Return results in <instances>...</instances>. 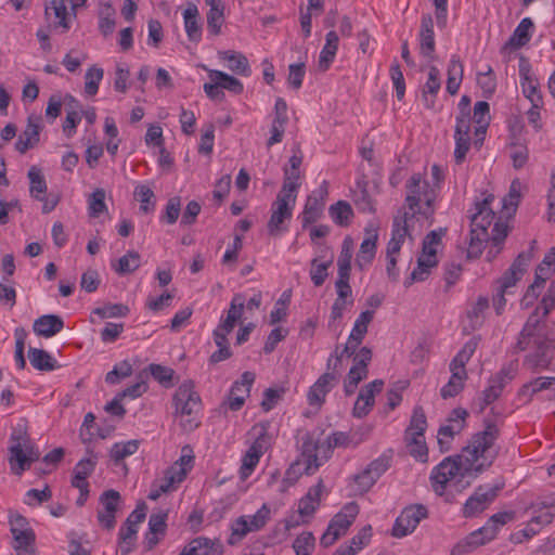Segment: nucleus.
I'll use <instances>...</instances> for the list:
<instances>
[{
    "label": "nucleus",
    "mask_w": 555,
    "mask_h": 555,
    "mask_svg": "<svg viewBox=\"0 0 555 555\" xmlns=\"http://www.w3.org/2000/svg\"><path fill=\"white\" fill-rule=\"evenodd\" d=\"M498 436V427L494 424H488L483 431L473 436L461 454L455 457H446L435 466L430 474L434 491L442 495L447 486L457 476L463 478L489 467L496 456L493 444Z\"/></svg>",
    "instance_id": "nucleus-1"
},
{
    "label": "nucleus",
    "mask_w": 555,
    "mask_h": 555,
    "mask_svg": "<svg viewBox=\"0 0 555 555\" xmlns=\"http://www.w3.org/2000/svg\"><path fill=\"white\" fill-rule=\"evenodd\" d=\"M554 308L555 285L551 283L540 305L529 317L520 332V337L517 343L520 350H531L525 358V364L531 370L545 369L552 360L555 339L546 337L537 328V325L541 320L539 312L542 311V318H545Z\"/></svg>",
    "instance_id": "nucleus-2"
},
{
    "label": "nucleus",
    "mask_w": 555,
    "mask_h": 555,
    "mask_svg": "<svg viewBox=\"0 0 555 555\" xmlns=\"http://www.w3.org/2000/svg\"><path fill=\"white\" fill-rule=\"evenodd\" d=\"M173 416L185 433L195 430L201 421L202 400L192 380H184L177 388L173 398Z\"/></svg>",
    "instance_id": "nucleus-3"
},
{
    "label": "nucleus",
    "mask_w": 555,
    "mask_h": 555,
    "mask_svg": "<svg viewBox=\"0 0 555 555\" xmlns=\"http://www.w3.org/2000/svg\"><path fill=\"white\" fill-rule=\"evenodd\" d=\"M10 442V467L13 474L20 476L30 467L31 463L39 460L40 452L31 442L24 425H17L13 429Z\"/></svg>",
    "instance_id": "nucleus-4"
},
{
    "label": "nucleus",
    "mask_w": 555,
    "mask_h": 555,
    "mask_svg": "<svg viewBox=\"0 0 555 555\" xmlns=\"http://www.w3.org/2000/svg\"><path fill=\"white\" fill-rule=\"evenodd\" d=\"M514 516V512H501L492 515L483 527L456 543L451 550V555H462L490 542L495 538L499 528L513 520Z\"/></svg>",
    "instance_id": "nucleus-5"
},
{
    "label": "nucleus",
    "mask_w": 555,
    "mask_h": 555,
    "mask_svg": "<svg viewBox=\"0 0 555 555\" xmlns=\"http://www.w3.org/2000/svg\"><path fill=\"white\" fill-rule=\"evenodd\" d=\"M478 341L479 339L477 337H473L466 341L462 349L451 360L449 365L451 376L448 383L440 390L441 397L443 399L453 398L463 390L464 383L467 379L465 365L475 353Z\"/></svg>",
    "instance_id": "nucleus-6"
},
{
    "label": "nucleus",
    "mask_w": 555,
    "mask_h": 555,
    "mask_svg": "<svg viewBox=\"0 0 555 555\" xmlns=\"http://www.w3.org/2000/svg\"><path fill=\"white\" fill-rule=\"evenodd\" d=\"M405 202L413 211L411 218L418 214L425 218L434 215V202L437 196L435 188L430 186L426 180H423L420 173H414L406 182Z\"/></svg>",
    "instance_id": "nucleus-7"
},
{
    "label": "nucleus",
    "mask_w": 555,
    "mask_h": 555,
    "mask_svg": "<svg viewBox=\"0 0 555 555\" xmlns=\"http://www.w3.org/2000/svg\"><path fill=\"white\" fill-rule=\"evenodd\" d=\"M493 199L494 196L489 195L482 202L476 203V212L470 222L469 254H479L483 243L489 240L488 227L494 219V211L490 207Z\"/></svg>",
    "instance_id": "nucleus-8"
},
{
    "label": "nucleus",
    "mask_w": 555,
    "mask_h": 555,
    "mask_svg": "<svg viewBox=\"0 0 555 555\" xmlns=\"http://www.w3.org/2000/svg\"><path fill=\"white\" fill-rule=\"evenodd\" d=\"M444 233V229H439L429 232L425 236L422 255L417 259L416 268L411 272L410 282H406V286L411 285L413 282L425 281L429 275L430 269L438 264L437 251L441 245Z\"/></svg>",
    "instance_id": "nucleus-9"
},
{
    "label": "nucleus",
    "mask_w": 555,
    "mask_h": 555,
    "mask_svg": "<svg viewBox=\"0 0 555 555\" xmlns=\"http://www.w3.org/2000/svg\"><path fill=\"white\" fill-rule=\"evenodd\" d=\"M296 198L293 195L284 194V192L278 193L275 201L271 205V216L267 224L269 235L279 236L287 231L286 222H289L292 219Z\"/></svg>",
    "instance_id": "nucleus-10"
},
{
    "label": "nucleus",
    "mask_w": 555,
    "mask_h": 555,
    "mask_svg": "<svg viewBox=\"0 0 555 555\" xmlns=\"http://www.w3.org/2000/svg\"><path fill=\"white\" fill-rule=\"evenodd\" d=\"M359 514V505L356 502H349L332 518L326 531L320 539L321 545L324 547L333 545L341 535H344L349 527L353 524Z\"/></svg>",
    "instance_id": "nucleus-11"
},
{
    "label": "nucleus",
    "mask_w": 555,
    "mask_h": 555,
    "mask_svg": "<svg viewBox=\"0 0 555 555\" xmlns=\"http://www.w3.org/2000/svg\"><path fill=\"white\" fill-rule=\"evenodd\" d=\"M271 516V509L267 504L262 506L251 516H241L231 525V535L229 544L234 545L245 538L249 532H256L262 529Z\"/></svg>",
    "instance_id": "nucleus-12"
},
{
    "label": "nucleus",
    "mask_w": 555,
    "mask_h": 555,
    "mask_svg": "<svg viewBox=\"0 0 555 555\" xmlns=\"http://www.w3.org/2000/svg\"><path fill=\"white\" fill-rule=\"evenodd\" d=\"M535 241L531 242V247L527 251H521L517 258L513 261L511 267L495 281V287L507 292V294H514V288L517 283L522 279L532 257V250L534 248Z\"/></svg>",
    "instance_id": "nucleus-13"
},
{
    "label": "nucleus",
    "mask_w": 555,
    "mask_h": 555,
    "mask_svg": "<svg viewBox=\"0 0 555 555\" xmlns=\"http://www.w3.org/2000/svg\"><path fill=\"white\" fill-rule=\"evenodd\" d=\"M352 356L353 365L349 370L344 382V391L346 396L354 393L359 383L367 377V365L372 361V350L369 347H362L359 351L356 350Z\"/></svg>",
    "instance_id": "nucleus-14"
},
{
    "label": "nucleus",
    "mask_w": 555,
    "mask_h": 555,
    "mask_svg": "<svg viewBox=\"0 0 555 555\" xmlns=\"http://www.w3.org/2000/svg\"><path fill=\"white\" fill-rule=\"evenodd\" d=\"M427 517V508L424 505L415 504L406 506L397 517L391 534L396 538H403L412 533L420 521Z\"/></svg>",
    "instance_id": "nucleus-15"
},
{
    "label": "nucleus",
    "mask_w": 555,
    "mask_h": 555,
    "mask_svg": "<svg viewBox=\"0 0 555 555\" xmlns=\"http://www.w3.org/2000/svg\"><path fill=\"white\" fill-rule=\"evenodd\" d=\"M501 489V486H479L466 500L463 506V515L474 517L483 512L494 501Z\"/></svg>",
    "instance_id": "nucleus-16"
},
{
    "label": "nucleus",
    "mask_w": 555,
    "mask_h": 555,
    "mask_svg": "<svg viewBox=\"0 0 555 555\" xmlns=\"http://www.w3.org/2000/svg\"><path fill=\"white\" fill-rule=\"evenodd\" d=\"M515 377V371L511 367L501 369L495 375L489 378L487 388L482 391L478 401L479 412H482L489 404L498 400L504 387Z\"/></svg>",
    "instance_id": "nucleus-17"
},
{
    "label": "nucleus",
    "mask_w": 555,
    "mask_h": 555,
    "mask_svg": "<svg viewBox=\"0 0 555 555\" xmlns=\"http://www.w3.org/2000/svg\"><path fill=\"white\" fill-rule=\"evenodd\" d=\"M188 468H181L179 465H171L164 472V476L153 482L149 493L150 500H157L162 494L171 492L185 479Z\"/></svg>",
    "instance_id": "nucleus-18"
},
{
    "label": "nucleus",
    "mask_w": 555,
    "mask_h": 555,
    "mask_svg": "<svg viewBox=\"0 0 555 555\" xmlns=\"http://www.w3.org/2000/svg\"><path fill=\"white\" fill-rule=\"evenodd\" d=\"M470 117L468 113L462 112L456 117V125L454 130V158L456 164H462L470 147Z\"/></svg>",
    "instance_id": "nucleus-19"
},
{
    "label": "nucleus",
    "mask_w": 555,
    "mask_h": 555,
    "mask_svg": "<svg viewBox=\"0 0 555 555\" xmlns=\"http://www.w3.org/2000/svg\"><path fill=\"white\" fill-rule=\"evenodd\" d=\"M119 501L120 494L116 490H107L101 494L100 503L103 509L98 512V520L102 528L112 530L115 527Z\"/></svg>",
    "instance_id": "nucleus-20"
},
{
    "label": "nucleus",
    "mask_w": 555,
    "mask_h": 555,
    "mask_svg": "<svg viewBox=\"0 0 555 555\" xmlns=\"http://www.w3.org/2000/svg\"><path fill=\"white\" fill-rule=\"evenodd\" d=\"M373 318L374 311L372 310H365L360 313L353 324L347 344L343 349V353H347L348 357H351V354L354 353L366 335L369 324L372 322Z\"/></svg>",
    "instance_id": "nucleus-21"
},
{
    "label": "nucleus",
    "mask_w": 555,
    "mask_h": 555,
    "mask_svg": "<svg viewBox=\"0 0 555 555\" xmlns=\"http://www.w3.org/2000/svg\"><path fill=\"white\" fill-rule=\"evenodd\" d=\"M41 117L39 115H30L27 118V125L24 131L18 135L15 142V149L21 154L33 149L40 139Z\"/></svg>",
    "instance_id": "nucleus-22"
},
{
    "label": "nucleus",
    "mask_w": 555,
    "mask_h": 555,
    "mask_svg": "<svg viewBox=\"0 0 555 555\" xmlns=\"http://www.w3.org/2000/svg\"><path fill=\"white\" fill-rule=\"evenodd\" d=\"M337 385L332 373H323L309 388L307 401L309 405L320 409L325 402L327 393Z\"/></svg>",
    "instance_id": "nucleus-23"
},
{
    "label": "nucleus",
    "mask_w": 555,
    "mask_h": 555,
    "mask_svg": "<svg viewBox=\"0 0 555 555\" xmlns=\"http://www.w3.org/2000/svg\"><path fill=\"white\" fill-rule=\"evenodd\" d=\"M383 386L384 382L382 379H375L361 389L353 406V415L356 417L361 418L369 414L374 405V397L382 391Z\"/></svg>",
    "instance_id": "nucleus-24"
},
{
    "label": "nucleus",
    "mask_w": 555,
    "mask_h": 555,
    "mask_svg": "<svg viewBox=\"0 0 555 555\" xmlns=\"http://www.w3.org/2000/svg\"><path fill=\"white\" fill-rule=\"evenodd\" d=\"M418 41H420L421 54L429 60H434V53H435L434 21H433L431 15H429V14H424L422 16Z\"/></svg>",
    "instance_id": "nucleus-25"
},
{
    "label": "nucleus",
    "mask_w": 555,
    "mask_h": 555,
    "mask_svg": "<svg viewBox=\"0 0 555 555\" xmlns=\"http://www.w3.org/2000/svg\"><path fill=\"white\" fill-rule=\"evenodd\" d=\"M554 514L551 512H539V515L532 517L524 529L513 534L512 540L515 543H522L534 537L543 526L552 522Z\"/></svg>",
    "instance_id": "nucleus-26"
},
{
    "label": "nucleus",
    "mask_w": 555,
    "mask_h": 555,
    "mask_svg": "<svg viewBox=\"0 0 555 555\" xmlns=\"http://www.w3.org/2000/svg\"><path fill=\"white\" fill-rule=\"evenodd\" d=\"M222 545L205 537L193 539L179 555H221Z\"/></svg>",
    "instance_id": "nucleus-27"
},
{
    "label": "nucleus",
    "mask_w": 555,
    "mask_h": 555,
    "mask_svg": "<svg viewBox=\"0 0 555 555\" xmlns=\"http://www.w3.org/2000/svg\"><path fill=\"white\" fill-rule=\"evenodd\" d=\"M554 270H555V247H552L548 250V253L544 256L543 260L541 261V263L538 266V268L535 270L534 282L529 286V295L527 296V298L531 296V292H533L532 298L534 297L535 289H540L543 287V284L545 283V281L547 279H550V276L553 274Z\"/></svg>",
    "instance_id": "nucleus-28"
},
{
    "label": "nucleus",
    "mask_w": 555,
    "mask_h": 555,
    "mask_svg": "<svg viewBox=\"0 0 555 555\" xmlns=\"http://www.w3.org/2000/svg\"><path fill=\"white\" fill-rule=\"evenodd\" d=\"M323 481L319 480L318 483L309 488L306 495L299 500L297 512L301 516L306 517L307 519H310L313 516V514L320 506L321 494L323 492Z\"/></svg>",
    "instance_id": "nucleus-29"
},
{
    "label": "nucleus",
    "mask_w": 555,
    "mask_h": 555,
    "mask_svg": "<svg viewBox=\"0 0 555 555\" xmlns=\"http://www.w3.org/2000/svg\"><path fill=\"white\" fill-rule=\"evenodd\" d=\"M366 237L360 245L359 253L356 258L357 266L363 270L366 268L375 257L376 254V242H377V230L376 229H365Z\"/></svg>",
    "instance_id": "nucleus-30"
},
{
    "label": "nucleus",
    "mask_w": 555,
    "mask_h": 555,
    "mask_svg": "<svg viewBox=\"0 0 555 555\" xmlns=\"http://www.w3.org/2000/svg\"><path fill=\"white\" fill-rule=\"evenodd\" d=\"M64 327L61 317L55 314H43L35 320L33 330L35 334L42 337H52L60 333Z\"/></svg>",
    "instance_id": "nucleus-31"
},
{
    "label": "nucleus",
    "mask_w": 555,
    "mask_h": 555,
    "mask_svg": "<svg viewBox=\"0 0 555 555\" xmlns=\"http://www.w3.org/2000/svg\"><path fill=\"white\" fill-rule=\"evenodd\" d=\"M441 88L440 72L436 66H430L428 70V78L425 82L422 96L426 108H434L436 103V96Z\"/></svg>",
    "instance_id": "nucleus-32"
},
{
    "label": "nucleus",
    "mask_w": 555,
    "mask_h": 555,
    "mask_svg": "<svg viewBox=\"0 0 555 555\" xmlns=\"http://www.w3.org/2000/svg\"><path fill=\"white\" fill-rule=\"evenodd\" d=\"M209 7L207 12V30L212 36L221 34V27L224 23V3L222 0H206Z\"/></svg>",
    "instance_id": "nucleus-33"
},
{
    "label": "nucleus",
    "mask_w": 555,
    "mask_h": 555,
    "mask_svg": "<svg viewBox=\"0 0 555 555\" xmlns=\"http://www.w3.org/2000/svg\"><path fill=\"white\" fill-rule=\"evenodd\" d=\"M218 56L220 60L227 62V67L236 75L249 76L250 66L247 57L233 50L219 51Z\"/></svg>",
    "instance_id": "nucleus-34"
},
{
    "label": "nucleus",
    "mask_w": 555,
    "mask_h": 555,
    "mask_svg": "<svg viewBox=\"0 0 555 555\" xmlns=\"http://www.w3.org/2000/svg\"><path fill=\"white\" fill-rule=\"evenodd\" d=\"M183 20L188 38L193 42H198L202 38V26L199 24L198 9L195 4H188L183 12Z\"/></svg>",
    "instance_id": "nucleus-35"
},
{
    "label": "nucleus",
    "mask_w": 555,
    "mask_h": 555,
    "mask_svg": "<svg viewBox=\"0 0 555 555\" xmlns=\"http://www.w3.org/2000/svg\"><path fill=\"white\" fill-rule=\"evenodd\" d=\"M338 35L335 30H331L325 36V44L322 48L319 56V68L326 70L335 59L338 50Z\"/></svg>",
    "instance_id": "nucleus-36"
},
{
    "label": "nucleus",
    "mask_w": 555,
    "mask_h": 555,
    "mask_svg": "<svg viewBox=\"0 0 555 555\" xmlns=\"http://www.w3.org/2000/svg\"><path fill=\"white\" fill-rule=\"evenodd\" d=\"M141 264V256L135 250H128L118 260L112 261V269L119 275L134 272Z\"/></svg>",
    "instance_id": "nucleus-37"
},
{
    "label": "nucleus",
    "mask_w": 555,
    "mask_h": 555,
    "mask_svg": "<svg viewBox=\"0 0 555 555\" xmlns=\"http://www.w3.org/2000/svg\"><path fill=\"white\" fill-rule=\"evenodd\" d=\"M522 93L531 104H542V96L538 93V82L530 75L529 66L521 65L519 69Z\"/></svg>",
    "instance_id": "nucleus-38"
},
{
    "label": "nucleus",
    "mask_w": 555,
    "mask_h": 555,
    "mask_svg": "<svg viewBox=\"0 0 555 555\" xmlns=\"http://www.w3.org/2000/svg\"><path fill=\"white\" fill-rule=\"evenodd\" d=\"M67 0H51L50 4L46 7V15L52 20L54 27H62L67 30L69 28L67 22Z\"/></svg>",
    "instance_id": "nucleus-39"
},
{
    "label": "nucleus",
    "mask_w": 555,
    "mask_h": 555,
    "mask_svg": "<svg viewBox=\"0 0 555 555\" xmlns=\"http://www.w3.org/2000/svg\"><path fill=\"white\" fill-rule=\"evenodd\" d=\"M30 364L39 371H53L57 367L56 360L46 350L33 348L28 349Z\"/></svg>",
    "instance_id": "nucleus-40"
},
{
    "label": "nucleus",
    "mask_w": 555,
    "mask_h": 555,
    "mask_svg": "<svg viewBox=\"0 0 555 555\" xmlns=\"http://www.w3.org/2000/svg\"><path fill=\"white\" fill-rule=\"evenodd\" d=\"M367 183L359 180L352 190V201L357 208L362 212H374V203L367 192Z\"/></svg>",
    "instance_id": "nucleus-41"
},
{
    "label": "nucleus",
    "mask_w": 555,
    "mask_h": 555,
    "mask_svg": "<svg viewBox=\"0 0 555 555\" xmlns=\"http://www.w3.org/2000/svg\"><path fill=\"white\" fill-rule=\"evenodd\" d=\"M463 78V64L457 55H452L448 65L447 91L454 95Z\"/></svg>",
    "instance_id": "nucleus-42"
},
{
    "label": "nucleus",
    "mask_w": 555,
    "mask_h": 555,
    "mask_svg": "<svg viewBox=\"0 0 555 555\" xmlns=\"http://www.w3.org/2000/svg\"><path fill=\"white\" fill-rule=\"evenodd\" d=\"M96 462L95 455L80 460L74 468L72 486L79 487L82 483H88L87 478L94 472Z\"/></svg>",
    "instance_id": "nucleus-43"
},
{
    "label": "nucleus",
    "mask_w": 555,
    "mask_h": 555,
    "mask_svg": "<svg viewBox=\"0 0 555 555\" xmlns=\"http://www.w3.org/2000/svg\"><path fill=\"white\" fill-rule=\"evenodd\" d=\"M27 176L30 183L29 192L31 196H34L37 201H44V195L47 193V182L41 172V169L37 166H33L28 170Z\"/></svg>",
    "instance_id": "nucleus-44"
},
{
    "label": "nucleus",
    "mask_w": 555,
    "mask_h": 555,
    "mask_svg": "<svg viewBox=\"0 0 555 555\" xmlns=\"http://www.w3.org/2000/svg\"><path fill=\"white\" fill-rule=\"evenodd\" d=\"M328 214L333 221L340 225L347 227L350 224L353 217V210L349 203L346 201H338L328 208Z\"/></svg>",
    "instance_id": "nucleus-45"
},
{
    "label": "nucleus",
    "mask_w": 555,
    "mask_h": 555,
    "mask_svg": "<svg viewBox=\"0 0 555 555\" xmlns=\"http://www.w3.org/2000/svg\"><path fill=\"white\" fill-rule=\"evenodd\" d=\"M35 540L34 530L22 532L21 534L13 535L12 547L17 555H35Z\"/></svg>",
    "instance_id": "nucleus-46"
},
{
    "label": "nucleus",
    "mask_w": 555,
    "mask_h": 555,
    "mask_svg": "<svg viewBox=\"0 0 555 555\" xmlns=\"http://www.w3.org/2000/svg\"><path fill=\"white\" fill-rule=\"evenodd\" d=\"M208 77L209 79H217L222 90L225 89L234 94H241L243 92V83L237 78L224 72L208 69Z\"/></svg>",
    "instance_id": "nucleus-47"
},
{
    "label": "nucleus",
    "mask_w": 555,
    "mask_h": 555,
    "mask_svg": "<svg viewBox=\"0 0 555 555\" xmlns=\"http://www.w3.org/2000/svg\"><path fill=\"white\" fill-rule=\"evenodd\" d=\"M427 428V420L424 412V409L420 405H416L413 409V414L410 420V425L405 430V436H424V433Z\"/></svg>",
    "instance_id": "nucleus-48"
},
{
    "label": "nucleus",
    "mask_w": 555,
    "mask_h": 555,
    "mask_svg": "<svg viewBox=\"0 0 555 555\" xmlns=\"http://www.w3.org/2000/svg\"><path fill=\"white\" fill-rule=\"evenodd\" d=\"M352 254L353 241L350 236H346L343 241L340 255L337 260L338 273L350 274Z\"/></svg>",
    "instance_id": "nucleus-49"
},
{
    "label": "nucleus",
    "mask_w": 555,
    "mask_h": 555,
    "mask_svg": "<svg viewBox=\"0 0 555 555\" xmlns=\"http://www.w3.org/2000/svg\"><path fill=\"white\" fill-rule=\"evenodd\" d=\"M115 25V10L106 3L100 10L99 29L104 37H107L113 34Z\"/></svg>",
    "instance_id": "nucleus-50"
},
{
    "label": "nucleus",
    "mask_w": 555,
    "mask_h": 555,
    "mask_svg": "<svg viewBox=\"0 0 555 555\" xmlns=\"http://www.w3.org/2000/svg\"><path fill=\"white\" fill-rule=\"evenodd\" d=\"M134 197L141 203L140 210L144 214H149L154 210L155 207V194L153 190L145 185L140 184L134 189Z\"/></svg>",
    "instance_id": "nucleus-51"
},
{
    "label": "nucleus",
    "mask_w": 555,
    "mask_h": 555,
    "mask_svg": "<svg viewBox=\"0 0 555 555\" xmlns=\"http://www.w3.org/2000/svg\"><path fill=\"white\" fill-rule=\"evenodd\" d=\"M490 106L486 101H479L474 106V120L478 125L476 128V135L483 137L489 120Z\"/></svg>",
    "instance_id": "nucleus-52"
},
{
    "label": "nucleus",
    "mask_w": 555,
    "mask_h": 555,
    "mask_svg": "<svg viewBox=\"0 0 555 555\" xmlns=\"http://www.w3.org/2000/svg\"><path fill=\"white\" fill-rule=\"evenodd\" d=\"M253 430L256 433V438L248 448V451L261 457L271 444V436L263 426H254Z\"/></svg>",
    "instance_id": "nucleus-53"
},
{
    "label": "nucleus",
    "mask_w": 555,
    "mask_h": 555,
    "mask_svg": "<svg viewBox=\"0 0 555 555\" xmlns=\"http://www.w3.org/2000/svg\"><path fill=\"white\" fill-rule=\"evenodd\" d=\"M104 70L96 65L91 66L85 75V92L93 96L99 91V85L103 79Z\"/></svg>",
    "instance_id": "nucleus-54"
},
{
    "label": "nucleus",
    "mask_w": 555,
    "mask_h": 555,
    "mask_svg": "<svg viewBox=\"0 0 555 555\" xmlns=\"http://www.w3.org/2000/svg\"><path fill=\"white\" fill-rule=\"evenodd\" d=\"M459 425H443L439 428L437 439L441 452H448L451 449V443L456 435L461 433Z\"/></svg>",
    "instance_id": "nucleus-55"
},
{
    "label": "nucleus",
    "mask_w": 555,
    "mask_h": 555,
    "mask_svg": "<svg viewBox=\"0 0 555 555\" xmlns=\"http://www.w3.org/2000/svg\"><path fill=\"white\" fill-rule=\"evenodd\" d=\"M406 446L410 454L417 461L426 462L428 457V449L425 443V437L405 436Z\"/></svg>",
    "instance_id": "nucleus-56"
},
{
    "label": "nucleus",
    "mask_w": 555,
    "mask_h": 555,
    "mask_svg": "<svg viewBox=\"0 0 555 555\" xmlns=\"http://www.w3.org/2000/svg\"><path fill=\"white\" fill-rule=\"evenodd\" d=\"M323 207L314 197H308L301 215L302 227L306 228L315 222L321 217Z\"/></svg>",
    "instance_id": "nucleus-57"
},
{
    "label": "nucleus",
    "mask_w": 555,
    "mask_h": 555,
    "mask_svg": "<svg viewBox=\"0 0 555 555\" xmlns=\"http://www.w3.org/2000/svg\"><path fill=\"white\" fill-rule=\"evenodd\" d=\"M555 384V377H538L527 384L520 389V395L528 396L531 399L535 393L548 389Z\"/></svg>",
    "instance_id": "nucleus-58"
},
{
    "label": "nucleus",
    "mask_w": 555,
    "mask_h": 555,
    "mask_svg": "<svg viewBox=\"0 0 555 555\" xmlns=\"http://www.w3.org/2000/svg\"><path fill=\"white\" fill-rule=\"evenodd\" d=\"M533 27L531 18L525 17L516 27L513 36L511 37V43L515 47H522L530 40V30Z\"/></svg>",
    "instance_id": "nucleus-59"
},
{
    "label": "nucleus",
    "mask_w": 555,
    "mask_h": 555,
    "mask_svg": "<svg viewBox=\"0 0 555 555\" xmlns=\"http://www.w3.org/2000/svg\"><path fill=\"white\" fill-rule=\"evenodd\" d=\"M299 179H300V170L293 168L284 169V182L280 190V192H284V194L293 195L297 197V191L299 188Z\"/></svg>",
    "instance_id": "nucleus-60"
},
{
    "label": "nucleus",
    "mask_w": 555,
    "mask_h": 555,
    "mask_svg": "<svg viewBox=\"0 0 555 555\" xmlns=\"http://www.w3.org/2000/svg\"><path fill=\"white\" fill-rule=\"evenodd\" d=\"M139 449L138 440H129L127 442L115 443L111 449V457L115 462H119L127 456L134 454Z\"/></svg>",
    "instance_id": "nucleus-61"
},
{
    "label": "nucleus",
    "mask_w": 555,
    "mask_h": 555,
    "mask_svg": "<svg viewBox=\"0 0 555 555\" xmlns=\"http://www.w3.org/2000/svg\"><path fill=\"white\" fill-rule=\"evenodd\" d=\"M138 528L127 522H125V525L120 527L118 538L121 555H126L131 551V545L132 542L135 540Z\"/></svg>",
    "instance_id": "nucleus-62"
},
{
    "label": "nucleus",
    "mask_w": 555,
    "mask_h": 555,
    "mask_svg": "<svg viewBox=\"0 0 555 555\" xmlns=\"http://www.w3.org/2000/svg\"><path fill=\"white\" fill-rule=\"evenodd\" d=\"M315 546V538L311 532H302L294 543L293 548L296 555H311Z\"/></svg>",
    "instance_id": "nucleus-63"
},
{
    "label": "nucleus",
    "mask_w": 555,
    "mask_h": 555,
    "mask_svg": "<svg viewBox=\"0 0 555 555\" xmlns=\"http://www.w3.org/2000/svg\"><path fill=\"white\" fill-rule=\"evenodd\" d=\"M89 215L93 218L99 217L106 210L105 191L103 189H95L88 199Z\"/></svg>",
    "instance_id": "nucleus-64"
}]
</instances>
